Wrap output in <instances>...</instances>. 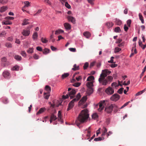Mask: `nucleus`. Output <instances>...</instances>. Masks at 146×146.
<instances>
[{
	"mask_svg": "<svg viewBox=\"0 0 146 146\" xmlns=\"http://www.w3.org/2000/svg\"><path fill=\"white\" fill-rule=\"evenodd\" d=\"M19 68V66H15L12 68V70H13L18 71Z\"/></svg>",
	"mask_w": 146,
	"mask_h": 146,
	"instance_id": "obj_46",
	"label": "nucleus"
},
{
	"mask_svg": "<svg viewBox=\"0 0 146 146\" xmlns=\"http://www.w3.org/2000/svg\"><path fill=\"white\" fill-rule=\"evenodd\" d=\"M93 92V90L92 88H88L87 91V94L90 95L92 94Z\"/></svg>",
	"mask_w": 146,
	"mask_h": 146,
	"instance_id": "obj_17",
	"label": "nucleus"
},
{
	"mask_svg": "<svg viewBox=\"0 0 146 146\" xmlns=\"http://www.w3.org/2000/svg\"><path fill=\"white\" fill-rule=\"evenodd\" d=\"M113 110L111 105L109 107L106 108L105 110L106 112L108 113H110Z\"/></svg>",
	"mask_w": 146,
	"mask_h": 146,
	"instance_id": "obj_10",
	"label": "nucleus"
},
{
	"mask_svg": "<svg viewBox=\"0 0 146 146\" xmlns=\"http://www.w3.org/2000/svg\"><path fill=\"white\" fill-rule=\"evenodd\" d=\"M6 34V33L5 32H3L0 34V37H3L5 36Z\"/></svg>",
	"mask_w": 146,
	"mask_h": 146,
	"instance_id": "obj_62",
	"label": "nucleus"
},
{
	"mask_svg": "<svg viewBox=\"0 0 146 146\" xmlns=\"http://www.w3.org/2000/svg\"><path fill=\"white\" fill-rule=\"evenodd\" d=\"M130 102H128L125 103L119 109H120L123 108L124 107L127 106Z\"/></svg>",
	"mask_w": 146,
	"mask_h": 146,
	"instance_id": "obj_52",
	"label": "nucleus"
},
{
	"mask_svg": "<svg viewBox=\"0 0 146 146\" xmlns=\"http://www.w3.org/2000/svg\"><path fill=\"white\" fill-rule=\"evenodd\" d=\"M133 45H134V47L132 48L131 50V51L132 52H133V49H134V52L133 53H134V54H136L137 53V52L136 50V49L135 48L136 47V44L134 43L133 44Z\"/></svg>",
	"mask_w": 146,
	"mask_h": 146,
	"instance_id": "obj_41",
	"label": "nucleus"
},
{
	"mask_svg": "<svg viewBox=\"0 0 146 146\" xmlns=\"http://www.w3.org/2000/svg\"><path fill=\"white\" fill-rule=\"evenodd\" d=\"M21 54L23 56H26L27 54L26 53L25 51H22L21 53Z\"/></svg>",
	"mask_w": 146,
	"mask_h": 146,
	"instance_id": "obj_58",
	"label": "nucleus"
},
{
	"mask_svg": "<svg viewBox=\"0 0 146 146\" xmlns=\"http://www.w3.org/2000/svg\"><path fill=\"white\" fill-rule=\"evenodd\" d=\"M76 93V91L74 89H72L71 91L69 92L68 94L70 97V99H72L74 97L75 94Z\"/></svg>",
	"mask_w": 146,
	"mask_h": 146,
	"instance_id": "obj_7",
	"label": "nucleus"
},
{
	"mask_svg": "<svg viewBox=\"0 0 146 146\" xmlns=\"http://www.w3.org/2000/svg\"><path fill=\"white\" fill-rule=\"evenodd\" d=\"M38 37V33L37 32L35 33L33 35V38L34 40H36Z\"/></svg>",
	"mask_w": 146,
	"mask_h": 146,
	"instance_id": "obj_30",
	"label": "nucleus"
},
{
	"mask_svg": "<svg viewBox=\"0 0 146 146\" xmlns=\"http://www.w3.org/2000/svg\"><path fill=\"white\" fill-rule=\"evenodd\" d=\"M64 26L65 29L67 30H70L71 28L70 25L67 23L64 24Z\"/></svg>",
	"mask_w": 146,
	"mask_h": 146,
	"instance_id": "obj_15",
	"label": "nucleus"
},
{
	"mask_svg": "<svg viewBox=\"0 0 146 146\" xmlns=\"http://www.w3.org/2000/svg\"><path fill=\"white\" fill-rule=\"evenodd\" d=\"M79 69V66H77L76 64H75L74 65L73 67L72 68V70L74 71L78 70Z\"/></svg>",
	"mask_w": 146,
	"mask_h": 146,
	"instance_id": "obj_24",
	"label": "nucleus"
},
{
	"mask_svg": "<svg viewBox=\"0 0 146 146\" xmlns=\"http://www.w3.org/2000/svg\"><path fill=\"white\" fill-rule=\"evenodd\" d=\"M41 41L43 43H46L48 42V40H46V38L43 37L41 38Z\"/></svg>",
	"mask_w": 146,
	"mask_h": 146,
	"instance_id": "obj_48",
	"label": "nucleus"
},
{
	"mask_svg": "<svg viewBox=\"0 0 146 146\" xmlns=\"http://www.w3.org/2000/svg\"><path fill=\"white\" fill-rule=\"evenodd\" d=\"M27 52L29 53H32L33 52V48H29L27 50Z\"/></svg>",
	"mask_w": 146,
	"mask_h": 146,
	"instance_id": "obj_42",
	"label": "nucleus"
},
{
	"mask_svg": "<svg viewBox=\"0 0 146 146\" xmlns=\"http://www.w3.org/2000/svg\"><path fill=\"white\" fill-rule=\"evenodd\" d=\"M58 121H60L61 123L63 122V121L62 119V115L61 111H58Z\"/></svg>",
	"mask_w": 146,
	"mask_h": 146,
	"instance_id": "obj_12",
	"label": "nucleus"
},
{
	"mask_svg": "<svg viewBox=\"0 0 146 146\" xmlns=\"http://www.w3.org/2000/svg\"><path fill=\"white\" fill-rule=\"evenodd\" d=\"M42 11V9H39L38 11L34 15V16H35L36 15H37L39 14V13H40Z\"/></svg>",
	"mask_w": 146,
	"mask_h": 146,
	"instance_id": "obj_61",
	"label": "nucleus"
},
{
	"mask_svg": "<svg viewBox=\"0 0 146 146\" xmlns=\"http://www.w3.org/2000/svg\"><path fill=\"white\" fill-rule=\"evenodd\" d=\"M115 21V24L118 25H120L122 23L121 21L119 19H116Z\"/></svg>",
	"mask_w": 146,
	"mask_h": 146,
	"instance_id": "obj_27",
	"label": "nucleus"
},
{
	"mask_svg": "<svg viewBox=\"0 0 146 146\" xmlns=\"http://www.w3.org/2000/svg\"><path fill=\"white\" fill-rule=\"evenodd\" d=\"M94 0H87L89 3H90L91 5H93L94 4L93 1Z\"/></svg>",
	"mask_w": 146,
	"mask_h": 146,
	"instance_id": "obj_63",
	"label": "nucleus"
},
{
	"mask_svg": "<svg viewBox=\"0 0 146 146\" xmlns=\"http://www.w3.org/2000/svg\"><path fill=\"white\" fill-rule=\"evenodd\" d=\"M83 35L87 38H89L90 36V33L88 31L84 32L83 33Z\"/></svg>",
	"mask_w": 146,
	"mask_h": 146,
	"instance_id": "obj_19",
	"label": "nucleus"
},
{
	"mask_svg": "<svg viewBox=\"0 0 146 146\" xmlns=\"http://www.w3.org/2000/svg\"><path fill=\"white\" fill-rule=\"evenodd\" d=\"M111 73V72L107 69L102 70L98 79V81L101 84L106 86L110 84L112 81L113 78L112 76H109L107 77V75H109Z\"/></svg>",
	"mask_w": 146,
	"mask_h": 146,
	"instance_id": "obj_1",
	"label": "nucleus"
},
{
	"mask_svg": "<svg viewBox=\"0 0 146 146\" xmlns=\"http://www.w3.org/2000/svg\"><path fill=\"white\" fill-rule=\"evenodd\" d=\"M64 32V31L62 29H58L55 31V34L58 35L60 34L61 33H63Z\"/></svg>",
	"mask_w": 146,
	"mask_h": 146,
	"instance_id": "obj_28",
	"label": "nucleus"
},
{
	"mask_svg": "<svg viewBox=\"0 0 146 146\" xmlns=\"http://www.w3.org/2000/svg\"><path fill=\"white\" fill-rule=\"evenodd\" d=\"M106 25L108 28H110L112 27L113 26V24L112 22H108L106 23Z\"/></svg>",
	"mask_w": 146,
	"mask_h": 146,
	"instance_id": "obj_22",
	"label": "nucleus"
},
{
	"mask_svg": "<svg viewBox=\"0 0 146 146\" xmlns=\"http://www.w3.org/2000/svg\"><path fill=\"white\" fill-rule=\"evenodd\" d=\"M5 45L8 48H11L12 47V44L10 43H7L5 44Z\"/></svg>",
	"mask_w": 146,
	"mask_h": 146,
	"instance_id": "obj_47",
	"label": "nucleus"
},
{
	"mask_svg": "<svg viewBox=\"0 0 146 146\" xmlns=\"http://www.w3.org/2000/svg\"><path fill=\"white\" fill-rule=\"evenodd\" d=\"M45 89L48 92H50L51 91L50 87L48 85H46L45 86Z\"/></svg>",
	"mask_w": 146,
	"mask_h": 146,
	"instance_id": "obj_43",
	"label": "nucleus"
},
{
	"mask_svg": "<svg viewBox=\"0 0 146 146\" xmlns=\"http://www.w3.org/2000/svg\"><path fill=\"white\" fill-rule=\"evenodd\" d=\"M114 31L116 33H120L121 32L120 28L119 27H117L115 28Z\"/></svg>",
	"mask_w": 146,
	"mask_h": 146,
	"instance_id": "obj_37",
	"label": "nucleus"
},
{
	"mask_svg": "<svg viewBox=\"0 0 146 146\" xmlns=\"http://www.w3.org/2000/svg\"><path fill=\"white\" fill-rule=\"evenodd\" d=\"M69 49L70 51L72 52H74L76 51V48H70Z\"/></svg>",
	"mask_w": 146,
	"mask_h": 146,
	"instance_id": "obj_59",
	"label": "nucleus"
},
{
	"mask_svg": "<svg viewBox=\"0 0 146 146\" xmlns=\"http://www.w3.org/2000/svg\"><path fill=\"white\" fill-rule=\"evenodd\" d=\"M3 75L5 78L8 79L10 77V74L8 72L5 71L3 73Z\"/></svg>",
	"mask_w": 146,
	"mask_h": 146,
	"instance_id": "obj_11",
	"label": "nucleus"
},
{
	"mask_svg": "<svg viewBox=\"0 0 146 146\" xmlns=\"http://www.w3.org/2000/svg\"><path fill=\"white\" fill-rule=\"evenodd\" d=\"M44 98L46 99H48L50 96L48 94H46L45 93H44Z\"/></svg>",
	"mask_w": 146,
	"mask_h": 146,
	"instance_id": "obj_51",
	"label": "nucleus"
},
{
	"mask_svg": "<svg viewBox=\"0 0 146 146\" xmlns=\"http://www.w3.org/2000/svg\"><path fill=\"white\" fill-rule=\"evenodd\" d=\"M81 98V95L80 93H78L76 96L75 98L73 99L71 102L69 103L68 107L67 109V110L68 111L71 109L74 106V102H76L78 101Z\"/></svg>",
	"mask_w": 146,
	"mask_h": 146,
	"instance_id": "obj_3",
	"label": "nucleus"
},
{
	"mask_svg": "<svg viewBox=\"0 0 146 146\" xmlns=\"http://www.w3.org/2000/svg\"><path fill=\"white\" fill-rule=\"evenodd\" d=\"M69 75V74L68 73H64L61 76L62 78L63 79H64L68 77Z\"/></svg>",
	"mask_w": 146,
	"mask_h": 146,
	"instance_id": "obj_25",
	"label": "nucleus"
},
{
	"mask_svg": "<svg viewBox=\"0 0 146 146\" xmlns=\"http://www.w3.org/2000/svg\"><path fill=\"white\" fill-rule=\"evenodd\" d=\"M92 118L94 119H96L98 118V115L96 113H94L92 115Z\"/></svg>",
	"mask_w": 146,
	"mask_h": 146,
	"instance_id": "obj_34",
	"label": "nucleus"
},
{
	"mask_svg": "<svg viewBox=\"0 0 146 146\" xmlns=\"http://www.w3.org/2000/svg\"><path fill=\"white\" fill-rule=\"evenodd\" d=\"M24 3L25 5V6L23 7V8H25V7H28L30 5V3L28 1H24Z\"/></svg>",
	"mask_w": 146,
	"mask_h": 146,
	"instance_id": "obj_40",
	"label": "nucleus"
},
{
	"mask_svg": "<svg viewBox=\"0 0 146 146\" xmlns=\"http://www.w3.org/2000/svg\"><path fill=\"white\" fill-rule=\"evenodd\" d=\"M88 110L87 109L82 110L78 117L77 120L76 121L77 126H79L81 123L86 121L89 117Z\"/></svg>",
	"mask_w": 146,
	"mask_h": 146,
	"instance_id": "obj_2",
	"label": "nucleus"
},
{
	"mask_svg": "<svg viewBox=\"0 0 146 146\" xmlns=\"http://www.w3.org/2000/svg\"><path fill=\"white\" fill-rule=\"evenodd\" d=\"M46 110V109L44 108H41L36 113V115H38L40 114L43 113Z\"/></svg>",
	"mask_w": 146,
	"mask_h": 146,
	"instance_id": "obj_16",
	"label": "nucleus"
},
{
	"mask_svg": "<svg viewBox=\"0 0 146 146\" xmlns=\"http://www.w3.org/2000/svg\"><path fill=\"white\" fill-rule=\"evenodd\" d=\"M106 101L103 100L101 101L99 103V108L98 109V110L99 111H101L104 109V106L106 105L105 103Z\"/></svg>",
	"mask_w": 146,
	"mask_h": 146,
	"instance_id": "obj_4",
	"label": "nucleus"
},
{
	"mask_svg": "<svg viewBox=\"0 0 146 146\" xmlns=\"http://www.w3.org/2000/svg\"><path fill=\"white\" fill-rule=\"evenodd\" d=\"M120 98V96L118 94H116L113 95L110 98L111 101H116L118 100Z\"/></svg>",
	"mask_w": 146,
	"mask_h": 146,
	"instance_id": "obj_5",
	"label": "nucleus"
},
{
	"mask_svg": "<svg viewBox=\"0 0 146 146\" xmlns=\"http://www.w3.org/2000/svg\"><path fill=\"white\" fill-rule=\"evenodd\" d=\"M94 76H91L88 77L87 81H90L92 80H94Z\"/></svg>",
	"mask_w": 146,
	"mask_h": 146,
	"instance_id": "obj_39",
	"label": "nucleus"
},
{
	"mask_svg": "<svg viewBox=\"0 0 146 146\" xmlns=\"http://www.w3.org/2000/svg\"><path fill=\"white\" fill-rule=\"evenodd\" d=\"M50 118H51L53 121H55V120L57 119V118L56 117V116L53 114H52L50 116Z\"/></svg>",
	"mask_w": 146,
	"mask_h": 146,
	"instance_id": "obj_35",
	"label": "nucleus"
},
{
	"mask_svg": "<svg viewBox=\"0 0 146 146\" xmlns=\"http://www.w3.org/2000/svg\"><path fill=\"white\" fill-rule=\"evenodd\" d=\"M14 58L17 61H20L21 60L22 58L21 56L19 55H15L14 56Z\"/></svg>",
	"mask_w": 146,
	"mask_h": 146,
	"instance_id": "obj_23",
	"label": "nucleus"
},
{
	"mask_svg": "<svg viewBox=\"0 0 146 146\" xmlns=\"http://www.w3.org/2000/svg\"><path fill=\"white\" fill-rule=\"evenodd\" d=\"M131 22V20L130 19H129L127 21V24L129 27H130Z\"/></svg>",
	"mask_w": 146,
	"mask_h": 146,
	"instance_id": "obj_56",
	"label": "nucleus"
},
{
	"mask_svg": "<svg viewBox=\"0 0 146 146\" xmlns=\"http://www.w3.org/2000/svg\"><path fill=\"white\" fill-rule=\"evenodd\" d=\"M139 16L140 20L141 21V23H144V21L143 19V17L141 13H139Z\"/></svg>",
	"mask_w": 146,
	"mask_h": 146,
	"instance_id": "obj_31",
	"label": "nucleus"
},
{
	"mask_svg": "<svg viewBox=\"0 0 146 146\" xmlns=\"http://www.w3.org/2000/svg\"><path fill=\"white\" fill-rule=\"evenodd\" d=\"M88 66H89L88 63L87 62H86L85 63L84 65L83 66L84 69V70L86 69L88 67Z\"/></svg>",
	"mask_w": 146,
	"mask_h": 146,
	"instance_id": "obj_49",
	"label": "nucleus"
},
{
	"mask_svg": "<svg viewBox=\"0 0 146 146\" xmlns=\"http://www.w3.org/2000/svg\"><path fill=\"white\" fill-rule=\"evenodd\" d=\"M65 6L68 9H70L71 8L70 6L68 4L67 2H65Z\"/></svg>",
	"mask_w": 146,
	"mask_h": 146,
	"instance_id": "obj_55",
	"label": "nucleus"
},
{
	"mask_svg": "<svg viewBox=\"0 0 146 146\" xmlns=\"http://www.w3.org/2000/svg\"><path fill=\"white\" fill-rule=\"evenodd\" d=\"M3 102L5 104H7L9 102V100L8 98H4L3 99Z\"/></svg>",
	"mask_w": 146,
	"mask_h": 146,
	"instance_id": "obj_38",
	"label": "nucleus"
},
{
	"mask_svg": "<svg viewBox=\"0 0 146 146\" xmlns=\"http://www.w3.org/2000/svg\"><path fill=\"white\" fill-rule=\"evenodd\" d=\"M7 7L6 6H3V7H1L0 11L1 12H3L7 10Z\"/></svg>",
	"mask_w": 146,
	"mask_h": 146,
	"instance_id": "obj_33",
	"label": "nucleus"
},
{
	"mask_svg": "<svg viewBox=\"0 0 146 146\" xmlns=\"http://www.w3.org/2000/svg\"><path fill=\"white\" fill-rule=\"evenodd\" d=\"M67 18L69 21H71L74 24H75V23L76 20L74 17L70 16H68L67 17Z\"/></svg>",
	"mask_w": 146,
	"mask_h": 146,
	"instance_id": "obj_8",
	"label": "nucleus"
},
{
	"mask_svg": "<svg viewBox=\"0 0 146 146\" xmlns=\"http://www.w3.org/2000/svg\"><path fill=\"white\" fill-rule=\"evenodd\" d=\"M121 50V49L119 48L118 47H116L115 48L114 50V52L115 53H117L119 52V51Z\"/></svg>",
	"mask_w": 146,
	"mask_h": 146,
	"instance_id": "obj_45",
	"label": "nucleus"
},
{
	"mask_svg": "<svg viewBox=\"0 0 146 146\" xmlns=\"http://www.w3.org/2000/svg\"><path fill=\"white\" fill-rule=\"evenodd\" d=\"M81 83L80 82L75 83L73 84V86L75 87H78L81 85Z\"/></svg>",
	"mask_w": 146,
	"mask_h": 146,
	"instance_id": "obj_44",
	"label": "nucleus"
},
{
	"mask_svg": "<svg viewBox=\"0 0 146 146\" xmlns=\"http://www.w3.org/2000/svg\"><path fill=\"white\" fill-rule=\"evenodd\" d=\"M88 133L86 135V137L87 138V139H89L90 136V131L88 130Z\"/></svg>",
	"mask_w": 146,
	"mask_h": 146,
	"instance_id": "obj_54",
	"label": "nucleus"
},
{
	"mask_svg": "<svg viewBox=\"0 0 146 146\" xmlns=\"http://www.w3.org/2000/svg\"><path fill=\"white\" fill-rule=\"evenodd\" d=\"M30 34V31L29 30H23V32H22V34L25 36H29Z\"/></svg>",
	"mask_w": 146,
	"mask_h": 146,
	"instance_id": "obj_13",
	"label": "nucleus"
},
{
	"mask_svg": "<svg viewBox=\"0 0 146 146\" xmlns=\"http://www.w3.org/2000/svg\"><path fill=\"white\" fill-rule=\"evenodd\" d=\"M29 21V20L28 19H25L23 20V22L22 24V25H24L29 24V23L28 22Z\"/></svg>",
	"mask_w": 146,
	"mask_h": 146,
	"instance_id": "obj_29",
	"label": "nucleus"
},
{
	"mask_svg": "<svg viewBox=\"0 0 146 146\" xmlns=\"http://www.w3.org/2000/svg\"><path fill=\"white\" fill-rule=\"evenodd\" d=\"M86 86L88 88H92L93 86V83L92 82H88L86 83Z\"/></svg>",
	"mask_w": 146,
	"mask_h": 146,
	"instance_id": "obj_21",
	"label": "nucleus"
},
{
	"mask_svg": "<svg viewBox=\"0 0 146 146\" xmlns=\"http://www.w3.org/2000/svg\"><path fill=\"white\" fill-rule=\"evenodd\" d=\"M104 138L103 137H98L96 138H95L94 140L95 141H100L102 140H104Z\"/></svg>",
	"mask_w": 146,
	"mask_h": 146,
	"instance_id": "obj_32",
	"label": "nucleus"
},
{
	"mask_svg": "<svg viewBox=\"0 0 146 146\" xmlns=\"http://www.w3.org/2000/svg\"><path fill=\"white\" fill-rule=\"evenodd\" d=\"M2 23L3 25H11L12 24V22L9 21H3Z\"/></svg>",
	"mask_w": 146,
	"mask_h": 146,
	"instance_id": "obj_26",
	"label": "nucleus"
},
{
	"mask_svg": "<svg viewBox=\"0 0 146 146\" xmlns=\"http://www.w3.org/2000/svg\"><path fill=\"white\" fill-rule=\"evenodd\" d=\"M114 86L115 87H117L118 86L117 83L113 82L111 84V86L113 87Z\"/></svg>",
	"mask_w": 146,
	"mask_h": 146,
	"instance_id": "obj_60",
	"label": "nucleus"
},
{
	"mask_svg": "<svg viewBox=\"0 0 146 146\" xmlns=\"http://www.w3.org/2000/svg\"><path fill=\"white\" fill-rule=\"evenodd\" d=\"M33 58L35 60H37L39 58V56L38 55L35 54L33 56Z\"/></svg>",
	"mask_w": 146,
	"mask_h": 146,
	"instance_id": "obj_53",
	"label": "nucleus"
},
{
	"mask_svg": "<svg viewBox=\"0 0 146 146\" xmlns=\"http://www.w3.org/2000/svg\"><path fill=\"white\" fill-rule=\"evenodd\" d=\"M50 50L48 48H45L43 50L42 52L44 54L46 55L50 52Z\"/></svg>",
	"mask_w": 146,
	"mask_h": 146,
	"instance_id": "obj_18",
	"label": "nucleus"
},
{
	"mask_svg": "<svg viewBox=\"0 0 146 146\" xmlns=\"http://www.w3.org/2000/svg\"><path fill=\"white\" fill-rule=\"evenodd\" d=\"M114 58V57L113 56H111V60L110 61H108L109 63H115V62H113V59Z\"/></svg>",
	"mask_w": 146,
	"mask_h": 146,
	"instance_id": "obj_57",
	"label": "nucleus"
},
{
	"mask_svg": "<svg viewBox=\"0 0 146 146\" xmlns=\"http://www.w3.org/2000/svg\"><path fill=\"white\" fill-rule=\"evenodd\" d=\"M145 91V88L143 90L141 91H140V92H138L136 94L135 96H138L141 94H142Z\"/></svg>",
	"mask_w": 146,
	"mask_h": 146,
	"instance_id": "obj_36",
	"label": "nucleus"
},
{
	"mask_svg": "<svg viewBox=\"0 0 146 146\" xmlns=\"http://www.w3.org/2000/svg\"><path fill=\"white\" fill-rule=\"evenodd\" d=\"M87 99V97L86 96L83 97L79 102V105L82 104L86 101Z\"/></svg>",
	"mask_w": 146,
	"mask_h": 146,
	"instance_id": "obj_9",
	"label": "nucleus"
},
{
	"mask_svg": "<svg viewBox=\"0 0 146 146\" xmlns=\"http://www.w3.org/2000/svg\"><path fill=\"white\" fill-rule=\"evenodd\" d=\"M107 129L105 127H104L102 128V136H104L107 133Z\"/></svg>",
	"mask_w": 146,
	"mask_h": 146,
	"instance_id": "obj_20",
	"label": "nucleus"
},
{
	"mask_svg": "<svg viewBox=\"0 0 146 146\" xmlns=\"http://www.w3.org/2000/svg\"><path fill=\"white\" fill-rule=\"evenodd\" d=\"M124 29L125 31H127L128 29V27L126 26V25L125 24L124 25Z\"/></svg>",
	"mask_w": 146,
	"mask_h": 146,
	"instance_id": "obj_64",
	"label": "nucleus"
},
{
	"mask_svg": "<svg viewBox=\"0 0 146 146\" xmlns=\"http://www.w3.org/2000/svg\"><path fill=\"white\" fill-rule=\"evenodd\" d=\"M105 92L108 95H111L114 92V90L110 87H108L105 90Z\"/></svg>",
	"mask_w": 146,
	"mask_h": 146,
	"instance_id": "obj_6",
	"label": "nucleus"
},
{
	"mask_svg": "<svg viewBox=\"0 0 146 146\" xmlns=\"http://www.w3.org/2000/svg\"><path fill=\"white\" fill-rule=\"evenodd\" d=\"M124 88H121L119 89L118 91L117 92L119 94H122L123 93V90Z\"/></svg>",
	"mask_w": 146,
	"mask_h": 146,
	"instance_id": "obj_50",
	"label": "nucleus"
},
{
	"mask_svg": "<svg viewBox=\"0 0 146 146\" xmlns=\"http://www.w3.org/2000/svg\"><path fill=\"white\" fill-rule=\"evenodd\" d=\"M111 107L112 109H114V111L115 112H117V111L119 110L118 108V106L115 104H111Z\"/></svg>",
	"mask_w": 146,
	"mask_h": 146,
	"instance_id": "obj_14",
	"label": "nucleus"
}]
</instances>
